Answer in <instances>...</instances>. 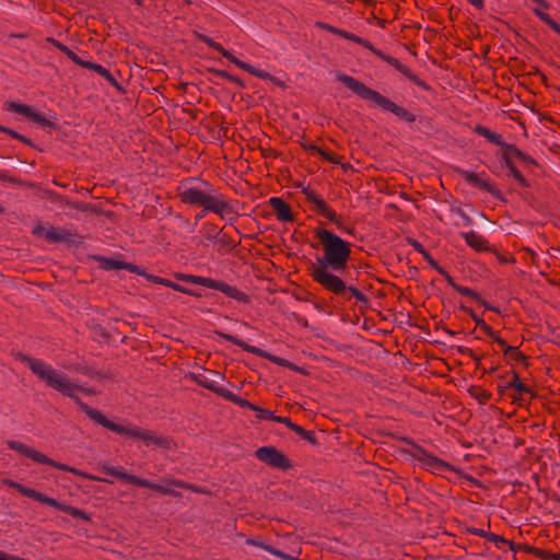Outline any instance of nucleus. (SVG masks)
<instances>
[{"label": "nucleus", "instance_id": "1", "mask_svg": "<svg viewBox=\"0 0 560 560\" xmlns=\"http://www.w3.org/2000/svg\"><path fill=\"white\" fill-rule=\"evenodd\" d=\"M19 359L23 363L27 364L31 371L48 387L59 392L63 396L72 398L78 404L80 409L85 412V415L95 423L118 434H124L131 439L142 441L147 446H155L165 451L177 450L176 442L170 436L158 434L152 430H145L139 427H125L110 421L98 409L90 407L83 402L79 396L75 395L77 392L92 394V390L72 382L67 375L54 370L44 361L27 357L25 354H20Z\"/></svg>", "mask_w": 560, "mask_h": 560}, {"label": "nucleus", "instance_id": "2", "mask_svg": "<svg viewBox=\"0 0 560 560\" xmlns=\"http://www.w3.org/2000/svg\"><path fill=\"white\" fill-rule=\"evenodd\" d=\"M324 248V256L315 265L329 266L334 271L345 269L350 258V244L332 232L322 229L316 232Z\"/></svg>", "mask_w": 560, "mask_h": 560}, {"label": "nucleus", "instance_id": "3", "mask_svg": "<svg viewBox=\"0 0 560 560\" xmlns=\"http://www.w3.org/2000/svg\"><path fill=\"white\" fill-rule=\"evenodd\" d=\"M337 79L351 91H353L355 94H358L360 97L374 102L377 106H380L384 110L393 113L398 118L407 122H412L416 120V116L412 113L395 104L389 98L383 96L377 91L370 89L369 86L358 81L357 79L343 73H338Z\"/></svg>", "mask_w": 560, "mask_h": 560}, {"label": "nucleus", "instance_id": "4", "mask_svg": "<svg viewBox=\"0 0 560 560\" xmlns=\"http://www.w3.org/2000/svg\"><path fill=\"white\" fill-rule=\"evenodd\" d=\"M329 266L312 265L311 271L313 279L326 290L335 293L336 295H345L350 292L358 301L368 303V298L357 288L346 285V282L338 276L334 275Z\"/></svg>", "mask_w": 560, "mask_h": 560}, {"label": "nucleus", "instance_id": "5", "mask_svg": "<svg viewBox=\"0 0 560 560\" xmlns=\"http://www.w3.org/2000/svg\"><path fill=\"white\" fill-rule=\"evenodd\" d=\"M7 445L9 446L10 450L12 451H15L18 453H20L21 455L25 456V457H28L31 459H33L34 462L38 463V464H45V465H49L51 467H55L57 469H60V470H63V471H69V472H72L77 476H80V477H83V478H88V479H91V480H98V481H106V482H110L109 480L107 479H102V478H97V477H94L92 475H89L84 471H81L74 467H70L66 464H61V463H57L55 462L54 459L49 458L48 456H46L45 454L36 451L35 448L20 442V441H8L7 442Z\"/></svg>", "mask_w": 560, "mask_h": 560}, {"label": "nucleus", "instance_id": "6", "mask_svg": "<svg viewBox=\"0 0 560 560\" xmlns=\"http://www.w3.org/2000/svg\"><path fill=\"white\" fill-rule=\"evenodd\" d=\"M179 196L185 203L201 206L218 214H222L228 209V203L224 200L197 188L184 189Z\"/></svg>", "mask_w": 560, "mask_h": 560}, {"label": "nucleus", "instance_id": "7", "mask_svg": "<svg viewBox=\"0 0 560 560\" xmlns=\"http://www.w3.org/2000/svg\"><path fill=\"white\" fill-rule=\"evenodd\" d=\"M103 470L110 475V476H114V477H117L119 478L120 480L125 481V482H129V483H132L135 486H140V487H145V488H150L152 490H155L162 494H168V495H172L174 498H180V493L175 491V490H172L167 487H164V486H161V485H158V483H153L147 479H142V478H139L138 476H135V475H131V474H128L121 469H118L116 467H103Z\"/></svg>", "mask_w": 560, "mask_h": 560}, {"label": "nucleus", "instance_id": "8", "mask_svg": "<svg viewBox=\"0 0 560 560\" xmlns=\"http://www.w3.org/2000/svg\"><path fill=\"white\" fill-rule=\"evenodd\" d=\"M255 456L258 460L282 470H288L292 467L291 460L275 446H261L255 451Z\"/></svg>", "mask_w": 560, "mask_h": 560}, {"label": "nucleus", "instance_id": "9", "mask_svg": "<svg viewBox=\"0 0 560 560\" xmlns=\"http://www.w3.org/2000/svg\"><path fill=\"white\" fill-rule=\"evenodd\" d=\"M407 453L417 459L425 469L440 472L447 469L450 466L447 463L439 459L438 457L427 453L421 446L413 445V451H407Z\"/></svg>", "mask_w": 560, "mask_h": 560}, {"label": "nucleus", "instance_id": "10", "mask_svg": "<svg viewBox=\"0 0 560 560\" xmlns=\"http://www.w3.org/2000/svg\"><path fill=\"white\" fill-rule=\"evenodd\" d=\"M215 334L218 336H220L221 338H223V339H225V340H228V341H230V342L241 347L242 349H244L247 352H250V353H254V354H256L258 357L268 359L271 362H273L276 364H279L281 366H285V364H287V360L285 359L272 355L269 352H267V351H265V350H262L260 348L250 346V345L246 343L245 341H243L241 339H237L236 337H234V336H232L230 334H225V332H222V331H215Z\"/></svg>", "mask_w": 560, "mask_h": 560}, {"label": "nucleus", "instance_id": "11", "mask_svg": "<svg viewBox=\"0 0 560 560\" xmlns=\"http://www.w3.org/2000/svg\"><path fill=\"white\" fill-rule=\"evenodd\" d=\"M5 109L18 113L20 115H23V116L30 118L31 120H33L34 122L39 124L44 127L52 126V122L49 119H47L42 114L35 112L28 105L15 103V102H9V103H5Z\"/></svg>", "mask_w": 560, "mask_h": 560}, {"label": "nucleus", "instance_id": "12", "mask_svg": "<svg viewBox=\"0 0 560 560\" xmlns=\"http://www.w3.org/2000/svg\"><path fill=\"white\" fill-rule=\"evenodd\" d=\"M457 172L472 186L486 190L492 196L502 199L500 190L492 183L482 179L479 174L465 170H458Z\"/></svg>", "mask_w": 560, "mask_h": 560}, {"label": "nucleus", "instance_id": "13", "mask_svg": "<svg viewBox=\"0 0 560 560\" xmlns=\"http://www.w3.org/2000/svg\"><path fill=\"white\" fill-rule=\"evenodd\" d=\"M504 376H500V383L497 385L498 392L501 396L504 395L506 389L514 388L516 390L515 396H513V400L516 401L523 395V393H528V388L520 381L518 375L513 372L512 378L510 381L504 382Z\"/></svg>", "mask_w": 560, "mask_h": 560}, {"label": "nucleus", "instance_id": "14", "mask_svg": "<svg viewBox=\"0 0 560 560\" xmlns=\"http://www.w3.org/2000/svg\"><path fill=\"white\" fill-rule=\"evenodd\" d=\"M208 288L219 290L222 293H224L226 296L232 298L236 301H240L243 303L249 302V298L244 292L237 290L235 287H232L225 282L210 279V283H209Z\"/></svg>", "mask_w": 560, "mask_h": 560}, {"label": "nucleus", "instance_id": "15", "mask_svg": "<svg viewBox=\"0 0 560 560\" xmlns=\"http://www.w3.org/2000/svg\"><path fill=\"white\" fill-rule=\"evenodd\" d=\"M198 39H200L201 42H203L205 44H207L209 47L218 50L224 58H226L228 60H230L231 62H233L234 65H236L238 68L241 69H247L249 68V65L240 60L238 58H236L234 55H232L229 50H226L225 48L222 47V45H220L219 43L214 42L213 39H211L210 37H208L207 35H203V34H198L197 35Z\"/></svg>", "mask_w": 560, "mask_h": 560}, {"label": "nucleus", "instance_id": "16", "mask_svg": "<svg viewBox=\"0 0 560 560\" xmlns=\"http://www.w3.org/2000/svg\"><path fill=\"white\" fill-rule=\"evenodd\" d=\"M42 503L44 504H47V505H50L52 508H56V509H59L70 515H72L73 517H80L86 522H90L91 521V517L90 515H88L84 511L80 510V509H77V508H73L71 505H67V504H63V503H60L58 502L56 499H52V498H49L47 495L44 494L43 497V500H42Z\"/></svg>", "mask_w": 560, "mask_h": 560}, {"label": "nucleus", "instance_id": "17", "mask_svg": "<svg viewBox=\"0 0 560 560\" xmlns=\"http://www.w3.org/2000/svg\"><path fill=\"white\" fill-rule=\"evenodd\" d=\"M42 503L44 504H47V505H50L52 508H56V509H59L70 515H72L73 517H80L86 522H90L91 521V517L90 515H88L84 511L80 510V509H77V508H73L71 505H67V504H63V503H60L58 502L56 499H52V498H49L47 495L44 494L43 497V500H42Z\"/></svg>", "mask_w": 560, "mask_h": 560}, {"label": "nucleus", "instance_id": "18", "mask_svg": "<svg viewBox=\"0 0 560 560\" xmlns=\"http://www.w3.org/2000/svg\"><path fill=\"white\" fill-rule=\"evenodd\" d=\"M75 237V233L65 229L50 228L45 233V240L49 243H73Z\"/></svg>", "mask_w": 560, "mask_h": 560}, {"label": "nucleus", "instance_id": "19", "mask_svg": "<svg viewBox=\"0 0 560 560\" xmlns=\"http://www.w3.org/2000/svg\"><path fill=\"white\" fill-rule=\"evenodd\" d=\"M96 260H98L102 264V267L106 270L126 269L130 272H139V266L130 262H124L117 259L105 257H96Z\"/></svg>", "mask_w": 560, "mask_h": 560}, {"label": "nucleus", "instance_id": "20", "mask_svg": "<svg viewBox=\"0 0 560 560\" xmlns=\"http://www.w3.org/2000/svg\"><path fill=\"white\" fill-rule=\"evenodd\" d=\"M270 205L275 212L277 213V217L281 221H292L293 214L291 212L290 206L284 202L281 198L272 197L270 199Z\"/></svg>", "mask_w": 560, "mask_h": 560}, {"label": "nucleus", "instance_id": "21", "mask_svg": "<svg viewBox=\"0 0 560 560\" xmlns=\"http://www.w3.org/2000/svg\"><path fill=\"white\" fill-rule=\"evenodd\" d=\"M3 483H5L7 486H9L11 488L19 490L25 497L32 498L38 502H42V500H43L44 494L42 492H38V491L32 489V488H27L21 483L10 480V479H4Z\"/></svg>", "mask_w": 560, "mask_h": 560}, {"label": "nucleus", "instance_id": "22", "mask_svg": "<svg viewBox=\"0 0 560 560\" xmlns=\"http://www.w3.org/2000/svg\"><path fill=\"white\" fill-rule=\"evenodd\" d=\"M464 237L469 246H471L477 252L482 250H491V248L487 245V241L478 235L476 232H468L464 234Z\"/></svg>", "mask_w": 560, "mask_h": 560}, {"label": "nucleus", "instance_id": "23", "mask_svg": "<svg viewBox=\"0 0 560 560\" xmlns=\"http://www.w3.org/2000/svg\"><path fill=\"white\" fill-rule=\"evenodd\" d=\"M194 380L202 387L212 390L217 393L218 395L222 396V392L225 390V388L220 387L217 385V381L210 378L206 373L194 375Z\"/></svg>", "mask_w": 560, "mask_h": 560}, {"label": "nucleus", "instance_id": "24", "mask_svg": "<svg viewBox=\"0 0 560 560\" xmlns=\"http://www.w3.org/2000/svg\"><path fill=\"white\" fill-rule=\"evenodd\" d=\"M408 243L418 252L420 253L423 258L434 268L439 271V273H444V269L439 266V264L432 258V256L424 249V247L416 240L408 238Z\"/></svg>", "mask_w": 560, "mask_h": 560}, {"label": "nucleus", "instance_id": "25", "mask_svg": "<svg viewBox=\"0 0 560 560\" xmlns=\"http://www.w3.org/2000/svg\"><path fill=\"white\" fill-rule=\"evenodd\" d=\"M475 131H476L478 135H480V136H482V137L487 138L490 142H492V143H494V144H497V145H500V147H502L503 149H504V148H505V145L508 144V143H505V142L502 140L501 135L495 133V132L491 131L490 129H488V128H486V127H483V126H480V125L476 126Z\"/></svg>", "mask_w": 560, "mask_h": 560}, {"label": "nucleus", "instance_id": "26", "mask_svg": "<svg viewBox=\"0 0 560 560\" xmlns=\"http://www.w3.org/2000/svg\"><path fill=\"white\" fill-rule=\"evenodd\" d=\"M175 278L178 280H182L184 282L200 284L206 288L209 287L210 279H211V278H205V277H200V276L185 275V273H176Z\"/></svg>", "mask_w": 560, "mask_h": 560}, {"label": "nucleus", "instance_id": "27", "mask_svg": "<svg viewBox=\"0 0 560 560\" xmlns=\"http://www.w3.org/2000/svg\"><path fill=\"white\" fill-rule=\"evenodd\" d=\"M245 71H247L248 73L257 77V78H260V79H268L270 81H272L275 84L281 86V88H284V83L279 80L278 78L271 75L269 72L267 71H264V70H260V69H257L253 66L249 65V68L247 69H244Z\"/></svg>", "mask_w": 560, "mask_h": 560}, {"label": "nucleus", "instance_id": "28", "mask_svg": "<svg viewBox=\"0 0 560 560\" xmlns=\"http://www.w3.org/2000/svg\"><path fill=\"white\" fill-rule=\"evenodd\" d=\"M505 164L510 171V174L522 185L523 187H527L528 183L525 177L517 171V168L513 165L510 159H508V152L503 154Z\"/></svg>", "mask_w": 560, "mask_h": 560}, {"label": "nucleus", "instance_id": "29", "mask_svg": "<svg viewBox=\"0 0 560 560\" xmlns=\"http://www.w3.org/2000/svg\"><path fill=\"white\" fill-rule=\"evenodd\" d=\"M222 397H224L225 399L233 401L234 404H236L241 407H244V408H249L253 410V407H256V405L249 402L248 400H246L244 398H241V397L234 395L231 390H228V389L222 392Z\"/></svg>", "mask_w": 560, "mask_h": 560}, {"label": "nucleus", "instance_id": "30", "mask_svg": "<svg viewBox=\"0 0 560 560\" xmlns=\"http://www.w3.org/2000/svg\"><path fill=\"white\" fill-rule=\"evenodd\" d=\"M315 210L323 214L325 218H327L330 221H334L336 219V213L327 206V203L323 199L316 200L314 203Z\"/></svg>", "mask_w": 560, "mask_h": 560}, {"label": "nucleus", "instance_id": "31", "mask_svg": "<svg viewBox=\"0 0 560 560\" xmlns=\"http://www.w3.org/2000/svg\"><path fill=\"white\" fill-rule=\"evenodd\" d=\"M165 483L168 486L177 487V488L188 489V490H191L197 493H208L206 490L200 489L199 487H197L195 485L187 483V482H184L178 479H166Z\"/></svg>", "mask_w": 560, "mask_h": 560}, {"label": "nucleus", "instance_id": "32", "mask_svg": "<svg viewBox=\"0 0 560 560\" xmlns=\"http://www.w3.org/2000/svg\"><path fill=\"white\" fill-rule=\"evenodd\" d=\"M534 13L544 21L548 26H550L556 33L560 35V24L552 20L547 13L540 11L539 9H534Z\"/></svg>", "mask_w": 560, "mask_h": 560}, {"label": "nucleus", "instance_id": "33", "mask_svg": "<svg viewBox=\"0 0 560 560\" xmlns=\"http://www.w3.org/2000/svg\"><path fill=\"white\" fill-rule=\"evenodd\" d=\"M376 56L386 61L387 63H389L390 66H393L394 68H396L400 73L407 72V67L401 65L399 60H397L396 58L387 56L382 51H376Z\"/></svg>", "mask_w": 560, "mask_h": 560}, {"label": "nucleus", "instance_id": "34", "mask_svg": "<svg viewBox=\"0 0 560 560\" xmlns=\"http://www.w3.org/2000/svg\"><path fill=\"white\" fill-rule=\"evenodd\" d=\"M504 149H505V152H508V156L510 154H513L516 158H518L520 160L524 161L525 163L535 164V161L530 156H528L525 153H523L522 151H520L516 147H514L512 144H506Z\"/></svg>", "mask_w": 560, "mask_h": 560}, {"label": "nucleus", "instance_id": "35", "mask_svg": "<svg viewBox=\"0 0 560 560\" xmlns=\"http://www.w3.org/2000/svg\"><path fill=\"white\" fill-rule=\"evenodd\" d=\"M318 26L327 30L328 32L330 33H334V34H337L343 38H347L349 40H352V42H355L357 39V35L352 34V33H349V32H346V31H342V30H339V28H336L331 25H328V24H324V23H318L317 24Z\"/></svg>", "mask_w": 560, "mask_h": 560}, {"label": "nucleus", "instance_id": "36", "mask_svg": "<svg viewBox=\"0 0 560 560\" xmlns=\"http://www.w3.org/2000/svg\"><path fill=\"white\" fill-rule=\"evenodd\" d=\"M47 42L51 43L54 46H56L60 51L66 54L73 62L78 61V55H75L68 46L63 45L62 43L48 37Z\"/></svg>", "mask_w": 560, "mask_h": 560}, {"label": "nucleus", "instance_id": "37", "mask_svg": "<svg viewBox=\"0 0 560 560\" xmlns=\"http://www.w3.org/2000/svg\"><path fill=\"white\" fill-rule=\"evenodd\" d=\"M455 290L457 292H459L460 294L469 296L472 300L477 301L478 303L486 305L485 301L480 298V295L477 292L472 291L471 289L462 287V285H457V287H455Z\"/></svg>", "mask_w": 560, "mask_h": 560}, {"label": "nucleus", "instance_id": "38", "mask_svg": "<svg viewBox=\"0 0 560 560\" xmlns=\"http://www.w3.org/2000/svg\"><path fill=\"white\" fill-rule=\"evenodd\" d=\"M470 393L474 395L476 399H478L480 404H486L491 397V394L489 392L479 387H471Z\"/></svg>", "mask_w": 560, "mask_h": 560}, {"label": "nucleus", "instance_id": "39", "mask_svg": "<svg viewBox=\"0 0 560 560\" xmlns=\"http://www.w3.org/2000/svg\"><path fill=\"white\" fill-rule=\"evenodd\" d=\"M292 431H294L296 434H299L303 439L307 440L313 445L317 444V440L315 439L313 432L306 431V430H304L302 427H300L298 424L295 427H293Z\"/></svg>", "mask_w": 560, "mask_h": 560}, {"label": "nucleus", "instance_id": "40", "mask_svg": "<svg viewBox=\"0 0 560 560\" xmlns=\"http://www.w3.org/2000/svg\"><path fill=\"white\" fill-rule=\"evenodd\" d=\"M98 74L104 77L113 86H115L118 91H121L120 84L117 82V80L110 74V72L105 69L103 66L100 65V70H96Z\"/></svg>", "mask_w": 560, "mask_h": 560}, {"label": "nucleus", "instance_id": "41", "mask_svg": "<svg viewBox=\"0 0 560 560\" xmlns=\"http://www.w3.org/2000/svg\"><path fill=\"white\" fill-rule=\"evenodd\" d=\"M66 205L69 206V207H72V208H74L77 210H80V211H92V212H96L97 211L96 208L93 207L90 203L72 202L70 200H67Z\"/></svg>", "mask_w": 560, "mask_h": 560}, {"label": "nucleus", "instance_id": "42", "mask_svg": "<svg viewBox=\"0 0 560 560\" xmlns=\"http://www.w3.org/2000/svg\"><path fill=\"white\" fill-rule=\"evenodd\" d=\"M487 539L489 541H492V542L497 544V545H499V544H509L511 550H513V551H515V549H516V546L513 542L508 541L505 538H503V537H501V536H499L497 534L489 533L488 536H487Z\"/></svg>", "mask_w": 560, "mask_h": 560}, {"label": "nucleus", "instance_id": "43", "mask_svg": "<svg viewBox=\"0 0 560 560\" xmlns=\"http://www.w3.org/2000/svg\"><path fill=\"white\" fill-rule=\"evenodd\" d=\"M253 410L256 411V417L258 419L273 420L275 415L268 409L256 406V407H253Z\"/></svg>", "mask_w": 560, "mask_h": 560}, {"label": "nucleus", "instance_id": "44", "mask_svg": "<svg viewBox=\"0 0 560 560\" xmlns=\"http://www.w3.org/2000/svg\"><path fill=\"white\" fill-rule=\"evenodd\" d=\"M1 131L10 135L11 137L24 142L25 144L27 145H33L32 141L30 139H27L26 137L18 133L16 131L10 129V128H0Z\"/></svg>", "mask_w": 560, "mask_h": 560}, {"label": "nucleus", "instance_id": "45", "mask_svg": "<svg viewBox=\"0 0 560 560\" xmlns=\"http://www.w3.org/2000/svg\"><path fill=\"white\" fill-rule=\"evenodd\" d=\"M505 354H509L513 360L516 361L525 360V355L522 352L517 351V348L515 347H506Z\"/></svg>", "mask_w": 560, "mask_h": 560}, {"label": "nucleus", "instance_id": "46", "mask_svg": "<svg viewBox=\"0 0 560 560\" xmlns=\"http://www.w3.org/2000/svg\"><path fill=\"white\" fill-rule=\"evenodd\" d=\"M404 75H406L409 80H411L413 83H416L417 85L428 90L429 86L427 85V83L424 81H422L418 75L413 74L408 68H407V72L406 73H402Z\"/></svg>", "mask_w": 560, "mask_h": 560}, {"label": "nucleus", "instance_id": "47", "mask_svg": "<svg viewBox=\"0 0 560 560\" xmlns=\"http://www.w3.org/2000/svg\"><path fill=\"white\" fill-rule=\"evenodd\" d=\"M472 318L476 322L477 326H479L488 336L494 337V331L482 319L478 318L475 315H472Z\"/></svg>", "mask_w": 560, "mask_h": 560}, {"label": "nucleus", "instance_id": "48", "mask_svg": "<svg viewBox=\"0 0 560 560\" xmlns=\"http://www.w3.org/2000/svg\"><path fill=\"white\" fill-rule=\"evenodd\" d=\"M77 65L83 67V68H86V69H91L93 71L96 72V70H100V65L98 63H94V62H91V61H85L83 59H81L80 57H78V61H75Z\"/></svg>", "mask_w": 560, "mask_h": 560}, {"label": "nucleus", "instance_id": "49", "mask_svg": "<svg viewBox=\"0 0 560 560\" xmlns=\"http://www.w3.org/2000/svg\"><path fill=\"white\" fill-rule=\"evenodd\" d=\"M307 149L319 153L323 158H325L326 160H328L332 163H338V161L335 158H332L329 153L325 152L320 148H317L315 145H310Z\"/></svg>", "mask_w": 560, "mask_h": 560}, {"label": "nucleus", "instance_id": "50", "mask_svg": "<svg viewBox=\"0 0 560 560\" xmlns=\"http://www.w3.org/2000/svg\"><path fill=\"white\" fill-rule=\"evenodd\" d=\"M173 290L178 291V292H182V293H185V294L194 295V296H197V298H200V296H201V294H200V293H197V292H195V291H192V290H190V289H187V288H185V287H182V285H180V284H178V283H175V284L173 285Z\"/></svg>", "mask_w": 560, "mask_h": 560}, {"label": "nucleus", "instance_id": "51", "mask_svg": "<svg viewBox=\"0 0 560 560\" xmlns=\"http://www.w3.org/2000/svg\"><path fill=\"white\" fill-rule=\"evenodd\" d=\"M136 273L139 276H142V277L147 278L149 281H152L158 284H159V281H161V279H162L158 276L148 273L145 270L141 269L140 267H139V272H136Z\"/></svg>", "mask_w": 560, "mask_h": 560}, {"label": "nucleus", "instance_id": "52", "mask_svg": "<svg viewBox=\"0 0 560 560\" xmlns=\"http://www.w3.org/2000/svg\"><path fill=\"white\" fill-rule=\"evenodd\" d=\"M258 547L262 548L264 550L272 553L273 556H277V557H284V552L278 550V549H275L273 547H271L270 545H267V544H260L258 545Z\"/></svg>", "mask_w": 560, "mask_h": 560}, {"label": "nucleus", "instance_id": "53", "mask_svg": "<svg viewBox=\"0 0 560 560\" xmlns=\"http://www.w3.org/2000/svg\"><path fill=\"white\" fill-rule=\"evenodd\" d=\"M355 43L364 46L365 48H368L369 50H371L373 54L376 55V51H380L378 49H376L370 42L357 36V39H355Z\"/></svg>", "mask_w": 560, "mask_h": 560}, {"label": "nucleus", "instance_id": "54", "mask_svg": "<svg viewBox=\"0 0 560 560\" xmlns=\"http://www.w3.org/2000/svg\"><path fill=\"white\" fill-rule=\"evenodd\" d=\"M272 421L283 423L291 430H293V427L296 425L295 423L291 422V420L289 418L279 417V416H275Z\"/></svg>", "mask_w": 560, "mask_h": 560}, {"label": "nucleus", "instance_id": "55", "mask_svg": "<svg viewBox=\"0 0 560 560\" xmlns=\"http://www.w3.org/2000/svg\"><path fill=\"white\" fill-rule=\"evenodd\" d=\"M303 194L305 195L306 199L310 201V202H313L315 203L316 200L319 199V197H317V195L311 190L310 188H304L303 189Z\"/></svg>", "mask_w": 560, "mask_h": 560}, {"label": "nucleus", "instance_id": "56", "mask_svg": "<svg viewBox=\"0 0 560 560\" xmlns=\"http://www.w3.org/2000/svg\"><path fill=\"white\" fill-rule=\"evenodd\" d=\"M46 195L48 196V198H50L52 201H56V202H61L63 205H66V201L68 199L63 198L62 196L54 192V191H46Z\"/></svg>", "mask_w": 560, "mask_h": 560}, {"label": "nucleus", "instance_id": "57", "mask_svg": "<svg viewBox=\"0 0 560 560\" xmlns=\"http://www.w3.org/2000/svg\"><path fill=\"white\" fill-rule=\"evenodd\" d=\"M527 552L529 553H535L539 557H547L548 553L545 551V550H541V549H537L535 547H529V546H524L523 547Z\"/></svg>", "mask_w": 560, "mask_h": 560}, {"label": "nucleus", "instance_id": "58", "mask_svg": "<svg viewBox=\"0 0 560 560\" xmlns=\"http://www.w3.org/2000/svg\"><path fill=\"white\" fill-rule=\"evenodd\" d=\"M47 231H48V230H47L45 226H43V225L38 224V225H36V226L33 229V234H34V235H36V236H44V237H45V233H46Z\"/></svg>", "mask_w": 560, "mask_h": 560}, {"label": "nucleus", "instance_id": "59", "mask_svg": "<svg viewBox=\"0 0 560 560\" xmlns=\"http://www.w3.org/2000/svg\"><path fill=\"white\" fill-rule=\"evenodd\" d=\"M398 439H399V441H401V442H404V443H406V444H408V445H410V446H411V448H410L409 451H413V445H417L413 441H411V440H410L409 438H407V436H400V438H398ZM407 451H408V450H405L404 452H405L406 454H408V453H407Z\"/></svg>", "mask_w": 560, "mask_h": 560}, {"label": "nucleus", "instance_id": "60", "mask_svg": "<svg viewBox=\"0 0 560 560\" xmlns=\"http://www.w3.org/2000/svg\"><path fill=\"white\" fill-rule=\"evenodd\" d=\"M441 275L445 278L446 282L450 285H452L454 289H455V287L458 285V284L455 283L454 279L445 270H444V273H441Z\"/></svg>", "mask_w": 560, "mask_h": 560}, {"label": "nucleus", "instance_id": "61", "mask_svg": "<svg viewBox=\"0 0 560 560\" xmlns=\"http://www.w3.org/2000/svg\"><path fill=\"white\" fill-rule=\"evenodd\" d=\"M494 253H495V255H497L498 259H499L501 262H508V261H512V262H514V261H515V259H514L512 256L508 258V257H505V256H503V255L499 254V253H498V252H495V250H494Z\"/></svg>", "mask_w": 560, "mask_h": 560}, {"label": "nucleus", "instance_id": "62", "mask_svg": "<svg viewBox=\"0 0 560 560\" xmlns=\"http://www.w3.org/2000/svg\"><path fill=\"white\" fill-rule=\"evenodd\" d=\"M492 338H493V340H494L495 342H498V343H499V346H500V347L502 348V350L505 352V348L508 347V346H506V342H505L503 339H501L500 337H498L495 334H494V337H492Z\"/></svg>", "mask_w": 560, "mask_h": 560}, {"label": "nucleus", "instance_id": "63", "mask_svg": "<svg viewBox=\"0 0 560 560\" xmlns=\"http://www.w3.org/2000/svg\"><path fill=\"white\" fill-rule=\"evenodd\" d=\"M470 533L475 534V535H478V536H481V537H485L487 538L488 534L487 532H485L483 529H478V528H472V529H469Z\"/></svg>", "mask_w": 560, "mask_h": 560}, {"label": "nucleus", "instance_id": "64", "mask_svg": "<svg viewBox=\"0 0 560 560\" xmlns=\"http://www.w3.org/2000/svg\"><path fill=\"white\" fill-rule=\"evenodd\" d=\"M159 284H162V285H165V287H168V288L173 289V285L175 284V282H173V281H171L168 279L162 278L161 281H159Z\"/></svg>", "mask_w": 560, "mask_h": 560}]
</instances>
